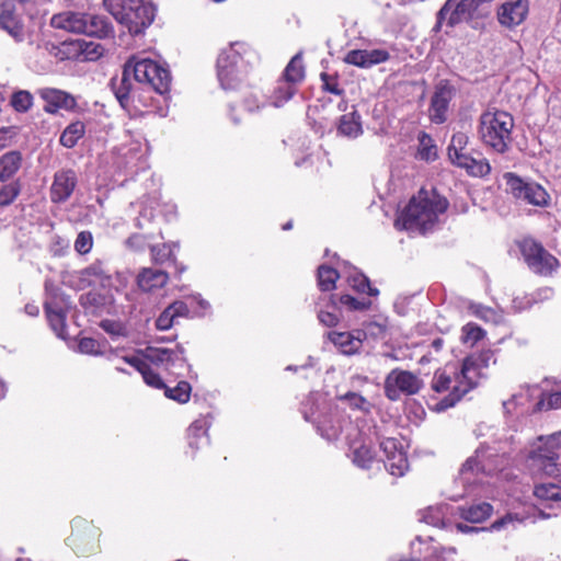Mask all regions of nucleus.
I'll return each instance as SVG.
<instances>
[{
  "label": "nucleus",
  "instance_id": "obj_19",
  "mask_svg": "<svg viewBox=\"0 0 561 561\" xmlns=\"http://www.w3.org/2000/svg\"><path fill=\"white\" fill-rule=\"evenodd\" d=\"M412 550L419 557L426 561H456L455 548H444L434 543L432 538L423 540L416 537L415 541L411 543Z\"/></svg>",
  "mask_w": 561,
  "mask_h": 561
},
{
  "label": "nucleus",
  "instance_id": "obj_57",
  "mask_svg": "<svg viewBox=\"0 0 561 561\" xmlns=\"http://www.w3.org/2000/svg\"><path fill=\"white\" fill-rule=\"evenodd\" d=\"M171 310L172 309L170 308V306H168L160 313V316L156 320V327H157L158 330L165 331V330H169L173 325L174 320L176 318L174 317V314H173V312Z\"/></svg>",
  "mask_w": 561,
  "mask_h": 561
},
{
  "label": "nucleus",
  "instance_id": "obj_43",
  "mask_svg": "<svg viewBox=\"0 0 561 561\" xmlns=\"http://www.w3.org/2000/svg\"><path fill=\"white\" fill-rule=\"evenodd\" d=\"M297 92V88L285 80H279L272 96V104L275 107L283 106Z\"/></svg>",
  "mask_w": 561,
  "mask_h": 561
},
{
  "label": "nucleus",
  "instance_id": "obj_1",
  "mask_svg": "<svg viewBox=\"0 0 561 561\" xmlns=\"http://www.w3.org/2000/svg\"><path fill=\"white\" fill-rule=\"evenodd\" d=\"M492 359L490 351L466 357L460 367L446 365L435 371L431 388L438 394L446 396L436 403V411H445L454 407L466 393L472 390L481 378Z\"/></svg>",
  "mask_w": 561,
  "mask_h": 561
},
{
  "label": "nucleus",
  "instance_id": "obj_34",
  "mask_svg": "<svg viewBox=\"0 0 561 561\" xmlns=\"http://www.w3.org/2000/svg\"><path fill=\"white\" fill-rule=\"evenodd\" d=\"M389 329V320L383 314L374 316L369 321L363 323L364 340L366 337L385 339Z\"/></svg>",
  "mask_w": 561,
  "mask_h": 561
},
{
  "label": "nucleus",
  "instance_id": "obj_37",
  "mask_svg": "<svg viewBox=\"0 0 561 561\" xmlns=\"http://www.w3.org/2000/svg\"><path fill=\"white\" fill-rule=\"evenodd\" d=\"M78 350L80 353L87 355H106L107 359L111 362H114L117 358H122V356H119L118 350L111 348L107 353H105L102 351L101 344L92 337H82L78 343Z\"/></svg>",
  "mask_w": 561,
  "mask_h": 561
},
{
  "label": "nucleus",
  "instance_id": "obj_6",
  "mask_svg": "<svg viewBox=\"0 0 561 561\" xmlns=\"http://www.w3.org/2000/svg\"><path fill=\"white\" fill-rule=\"evenodd\" d=\"M257 60V51L247 42L237 41L224 48L217 59V77L221 88H237L245 67Z\"/></svg>",
  "mask_w": 561,
  "mask_h": 561
},
{
  "label": "nucleus",
  "instance_id": "obj_26",
  "mask_svg": "<svg viewBox=\"0 0 561 561\" xmlns=\"http://www.w3.org/2000/svg\"><path fill=\"white\" fill-rule=\"evenodd\" d=\"M79 280L81 287H101L110 288L112 286V275L103 267L101 263H93L80 272Z\"/></svg>",
  "mask_w": 561,
  "mask_h": 561
},
{
  "label": "nucleus",
  "instance_id": "obj_52",
  "mask_svg": "<svg viewBox=\"0 0 561 561\" xmlns=\"http://www.w3.org/2000/svg\"><path fill=\"white\" fill-rule=\"evenodd\" d=\"M150 252L156 263H164L174 259L172 245L168 243L151 245Z\"/></svg>",
  "mask_w": 561,
  "mask_h": 561
},
{
  "label": "nucleus",
  "instance_id": "obj_39",
  "mask_svg": "<svg viewBox=\"0 0 561 561\" xmlns=\"http://www.w3.org/2000/svg\"><path fill=\"white\" fill-rule=\"evenodd\" d=\"M492 511L493 508L489 503H479L460 508V516L470 523H482L491 515Z\"/></svg>",
  "mask_w": 561,
  "mask_h": 561
},
{
  "label": "nucleus",
  "instance_id": "obj_36",
  "mask_svg": "<svg viewBox=\"0 0 561 561\" xmlns=\"http://www.w3.org/2000/svg\"><path fill=\"white\" fill-rule=\"evenodd\" d=\"M337 131L348 138H357L363 134V128L359 114L357 112H352L341 116Z\"/></svg>",
  "mask_w": 561,
  "mask_h": 561
},
{
  "label": "nucleus",
  "instance_id": "obj_10",
  "mask_svg": "<svg viewBox=\"0 0 561 561\" xmlns=\"http://www.w3.org/2000/svg\"><path fill=\"white\" fill-rule=\"evenodd\" d=\"M469 137L458 131L451 137L448 146V158L453 164L466 169L473 176H485L491 172V165L486 159H474L466 152Z\"/></svg>",
  "mask_w": 561,
  "mask_h": 561
},
{
  "label": "nucleus",
  "instance_id": "obj_18",
  "mask_svg": "<svg viewBox=\"0 0 561 561\" xmlns=\"http://www.w3.org/2000/svg\"><path fill=\"white\" fill-rule=\"evenodd\" d=\"M455 95V88L446 81L436 84L428 115L433 123L443 124L447 119L449 103Z\"/></svg>",
  "mask_w": 561,
  "mask_h": 561
},
{
  "label": "nucleus",
  "instance_id": "obj_2",
  "mask_svg": "<svg viewBox=\"0 0 561 561\" xmlns=\"http://www.w3.org/2000/svg\"><path fill=\"white\" fill-rule=\"evenodd\" d=\"M324 403L325 398L322 394H313L304 408V417L306 421L316 425L319 434L328 440H336L342 434H345V442L351 451V458L354 465L362 469H369L375 461V453L365 444L360 438L359 430L345 419H340L337 415L339 409L335 412L330 411L329 415L323 419L316 420V412L308 409V404Z\"/></svg>",
  "mask_w": 561,
  "mask_h": 561
},
{
  "label": "nucleus",
  "instance_id": "obj_4",
  "mask_svg": "<svg viewBox=\"0 0 561 561\" xmlns=\"http://www.w3.org/2000/svg\"><path fill=\"white\" fill-rule=\"evenodd\" d=\"M448 207L446 198L421 190L401 211L394 225L400 230L426 233L435 228Z\"/></svg>",
  "mask_w": 561,
  "mask_h": 561
},
{
  "label": "nucleus",
  "instance_id": "obj_20",
  "mask_svg": "<svg viewBox=\"0 0 561 561\" xmlns=\"http://www.w3.org/2000/svg\"><path fill=\"white\" fill-rule=\"evenodd\" d=\"M528 14L527 0H510L497 10V20L505 27L519 25Z\"/></svg>",
  "mask_w": 561,
  "mask_h": 561
},
{
  "label": "nucleus",
  "instance_id": "obj_17",
  "mask_svg": "<svg viewBox=\"0 0 561 561\" xmlns=\"http://www.w3.org/2000/svg\"><path fill=\"white\" fill-rule=\"evenodd\" d=\"M380 448L386 456L385 467L389 473L394 477L404 476L409 468V462L400 442L388 437L380 442Z\"/></svg>",
  "mask_w": 561,
  "mask_h": 561
},
{
  "label": "nucleus",
  "instance_id": "obj_32",
  "mask_svg": "<svg viewBox=\"0 0 561 561\" xmlns=\"http://www.w3.org/2000/svg\"><path fill=\"white\" fill-rule=\"evenodd\" d=\"M84 13L67 11L53 15L50 25L55 28L81 34Z\"/></svg>",
  "mask_w": 561,
  "mask_h": 561
},
{
  "label": "nucleus",
  "instance_id": "obj_7",
  "mask_svg": "<svg viewBox=\"0 0 561 561\" xmlns=\"http://www.w3.org/2000/svg\"><path fill=\"white\" fill-rule=\"evenodd\" d=\"M513 128L514 118L508 112L489 107L479 117L478 136L483 145L504 153L512 141Z\"/></svg>",
  "mask_w": 561,
  "mask_h": 561
},
{
  "label": "nucleus",
  "instance_id": "obj_12",
  "mask_svg": "<svg viewBox=\"0 0 561 561\" xmlns=\"http://www.w3.org/2000/svg\"><path fill=\"white\" fill-rule=\"evenodd\" d=\"M126 12L119 16L121 23L130 34L138 35L153 22L156 8L150 0H126Z\"/></svg>",
  "mask_w": 561,
  "mask_h": 561
},
{
  "label": "nucleus",
  "instance_id": "obj_35",
  "mask_svg": "<svg viewBox=\"0 0 561 561\" xmlns=\"http://www.w3.org/2000/svg\"><path fill=\"white\" fill-rule=\"evenodd\" d=\"M22 163L19 151H9L0 157V181L5 182L14 176Z\"/></svg>",
  "mask_w": 561,
  "mask_h": 561
},
{
  "label": "nucleus",
  "instance_id": "obj_59",
  "mask_svg": "<svg viewBox=\"0 0 561 561\" xmlns=\"http://www.w3.org/2000/svg\"><path fill=\"white\" fill-rule=\"evenodd\" d=\"M191 308H193L194 316L203 317L209 310L210 305L201 295L190 297Z\"/></svg>",
  "mask_w": 561,
  "mask_h": 561
},
{
  "label": "nucleus",
  "instance_id": "obj_38",
  "mask_svg": "<svg viewBox=\"0 0 561 561\" xmlns=\"http://www.w3.org/2000/svg\"><path fill=\"white\" fill-rule=\"evenodd\" d=\"M305 78L301 54L295 55L284 70L283 80L297 88Z\"/></svg>",
  "mask_w": 561,
  "mask_h": 561
},
{
  "label": "nucleus",
  "instance_id": "obj_21",
  "mask_svg": "<svg viewBox=\"0 0 561 561\" xmlns=\"http://www.w3.org/2000/svg\"><path fill=\"white\" fill-rule=\"evenodd\" d=\"M389 58L390 55L386 49H353L345 55L344 61L359 68H370L387 61Z\"/></svg>",
  "mask_w": 561,
  "mask_h": 561
},
{
  "label": "nucleus",
  "instance_id": "obj_45",
  "mask_svg": "<svg viewBox=\"0 0 561 561\" xmlns=\"http://www.w3.org/2000/svg\"><path fill=\"white\" fill-rule=\"evenodd\" d=\"M417 157L424 161H433L437 157V148L431 136L425 133L419 137Z\"/></svg>",
  "mask_w": 561,
  "mask_h": 561
},
{
  "label": "nucleus",
  "instance_id": "obj_16",
  "mask_svg": "<svg viewBox=\"0 0 561 561\" xmlns=\"http://www.w3.org/2000/svg\"><path fill=\"white\" fill-rule=\"evenodd\" d=\"M477 11L474 0H447L437 13L436 28L443 24L453 27L469 21Z\"/></svg>",
  "mask_w": 561,
  "mask_h": 561
},
{
  "label": "nucleus",
  "instance_id": "obj_23",
  "mask_svg": "<svg viewBox=\"0 0 561 561\" xmlns=\"http://www.w3.org/2000/svg\"><path fill=\"white\" fill-rule=\"evenodd\" d=\"M68 301L62 299H51L45 302V311L47 320L53 331L59 337L65 336L66 316L68 311Z\"/></svg>",
  "mask_w": 561,
  "mask_h": 561
},
{
  "label": "nucleus",
  "instance_id": "obj_11",
  "mask_svg": "<svg viewBox=\"0 0 561 561\" xmlns=\"http://www.w3.org/2000/svg\"><path fill=\"white\" fill-rule=\"evenodd\" d=\"M313 394H321V392H311L308 398L302 402V407H301V412L304 413V408L306 405V403L309 401L310 397H312ZM322 396L325 398V402L324 403H319V404H312V403H309L308 404V409H312L316 414H314V417L316 420H320V419H323L325 415H329L330 414V411L332 410L333 413L335 412V409L337 407L339 409V412H337V415L340 419H345L347 420L348 422L350 419L348 417H345V416H342L341 415V410H342V405H347L350 409L354 410V411H360L363 413H369L370 410H371V403L366 399L364 398L363 396H360L359 393L357 392H353V391H348L344 394H340L336 397V401L339 403L336 404H331L328 402V398H327V394L322 393Z\"/></svg>",
  "mask_w": 561,
  "mask_h": 561
},
{
  "label": "nucleus",
  "instance_id": "obj_49",
  "mask_svg": "<svg viewBox=\"0 0 561 561\" xmlns=\"http://www.w3.org/2000/svg\"><path fill=\"white\" fill-rule=\"evenodd\" d=\"M159 206L157 199H148L144 202V206L139 213V217L136 219L137 227L142 229L147 224L151 222L154 217V209Z\"/></svg>",
  "mask_w": 561,
  "mask_h": 561
},
{
  "label": "nucleus",
  "instance_id": "obj_8",
  "mask_svg": "<svg viewBox=\"0 0 561 561\" xmlns=\"http://www.w3.org/2000/svg\"><path fill=\"white\" fill-rule=\"evenodd\" d=\"M561 448V432L549 436H539L530 446L526 456V467L530 474L558 477L561 479V467L558 463Z\"/></svg>",
  "mask_w": 561,
  "mask_h": 561
},
{
  "label": "nucleus",
  "instance_id": "obj_62",
  "mask_svg": "<svg viewBox=\"0 0 561 561\" xmlns=\"http://www.w3.org/2000/svg\"><path fill=\"white\" fill-rule=\"evenodd\" d=\"M318 319L320 323L325 327H334L339 323V316L331 311L320 310L318 313Z\"/></svg>",
  "mask_w": 561,
  "mask_h": 561
},
{
  "label": "nucleus",
  "instance_id": "obj_24",
  "mask_svg": "<svg viewBox=\"0 0 561 561\" xmlns=\"http://www.w3.org/2000/svg\"><path fill=\"white\" fill-rule=\"evenodd\" d=\"M329 340L345 355H353L359 352L364 341V333L359 330L351 332H329Z\"/></svg>",
  "mask_w": 561,
  "mask_h": 561
},
{
  "label": "nucleus",
  "instance_id": "obj_3",
  "mask_svg": "<svg viewBox=\"0 0 561 561\" xmlns=\"http://www.w3.org/2000/svg\"><path fill=\"white\" fill-rule=\"evenodd\" d=\"M140 356L122 355V360L134 367L142 376L145 383L154 389L165 388V383L161 376L156 373L148 363L163 368L168 373L180 376L182 369L187 365L185 350L181 345L174 348L147 346L140 352Z\"/></svg>",
  "mask_w": 561,
  "mask_h": 561
},
{
  "label": "nucleus",
  "instance_id": "obj_56",
  "mask_svg": "<svg viewBox=\"0 0 561 561\" xmlns=\"http://www.w3.org/2000/svg\"><path fill=\"white\" fill-rule=\"evenodd\" d=\"M538 408L540 410H553L561 408V389L545 394V397L538 402Z\"/></svg>",
  "mask_w": 561,
  "mask_h": 561
},
{
  "label": "nucleus",
  "instance_id": "obj_25",
  "mask_svg": "<svg viewBox=\"0 0 561 561\" xmlns=\"http://www.w3.org/2000/svg\"><path fill=\"white\" fill-rule=\"evenodd\" d=\"M41 96L46 102L44 107L45 112L50 114L57 113L60 108L73 111L77 106L76 99L71 94L61 90L44 89L41 92Z\"/></svg>",
  "mask_w": 561,
  "mask_h": 561
},
{
  "label": "nucleus",
  "instance_id": "obj_22",
  "mask_svg": "<svg viewBox=\"0 0 561 561\" xmlns=\"http://www.w3.org/2000/svg\"><path fill=\"white\" fill-rule=\"evenodd\" d=\"M77 185V176L72 170L58 171L54 176L50 187V199L53 203H64L72 194Z\"/></svg>",
  "mask_w": 561,
  "mask_h": 561
},
{
  "label": "nucleus",
  "instance_id": "obj_5",
  "mask_svg": "<svg viewBox=\"0 0 561 561\" xmlns=\"http://www.w3.org/2000/svg\"><path fill=\"white\" fill-rule=\"evenodd\" d=\"M496 443L499 446H491L489 442H482L474 455L463 462L456 482L465 488V492L455 495V500L469 495L471 488L481 482L483 476L492 474L504 467L506 449L501 442L496 440Z\"/></svg>",
  "mask_w": 561,
  "mask_h": 561
},
{
  "label": "nucleus",
  "instance_id": "obj_58",
  "mask_svg": "<svg viewBox=\"0 0 561 561\" xmlns=\"http://www.w3.org/2000/svg\"><path fill=\"white\" fill-rule=\"evenodd\" d=\"M101 328L113 337L126 335V328L117 321L103 320Z\"/></svg>",
  "mask_w": 561,
  "mask_h": 561
},
{
  "label": "nucleus",
  "instance_id": "obj_41",
  "mask_svg": "<svg viewBox=\"0 0 561 561\" xmlns=\"http://www.w3.org/2000/svg\"><path fill=\"white\" fill-rule=\"evenodd\" d=\"M534 495L541 502H561V485L557 483L536 484Z\"/></svg>",
  "mask_w": 561,
  "mask_h": 561
},
{
  "label": "nucleus",
  "instance_id": "obj_40",
  "mask_svg": "<svg viewBox=\"0 0 561 561\" xmlns=\"http://www.w3.org/2000/svg\"><path fill=\"white\" fill-rule=\"evenodd\" d=\"M85 126L82 122L77 121L69 124L60 136V144L66 148L75 147L84 136Z\"/></svg>",
  "mask_w": 561,
  "mask_h": 561
},
{
  "label": "nucleus",
  "instance_id": "obj_60",
  "mask_svg": "<svg viewBox=\"0 0 561 561\" xmlns=\"http://www.w3.org/2000/svg\"><path fill=\"white\" fill-rule=\"evenodd\" d=\"M322 87L325 91L335 94L341 95L343 93V90L340 89L337 79L328 75L327 72H322L320 75Z\"/></svg>",
  "mask_w": 561,
  "mask_h": 561
},
{
  "label": "nucleus",
  "instance_id": "obj_64",
  "mask_svg": "<svg viewBox=\"0 0 561 561\" xmlns=\"http://www.w3.org/2000/svg\"><path fill=\"white\" fill-rule=\"evenodd\" d=\"M474 314L485 321L494 320L495 312L491 308L483 307V306H477L474 308Z\"/></svg>",
  "mask_w": 561,
  "mask_h": 561
},
{
  "label": "nucleus",
  "instance_id": "obj_14",
  "mask_svg": "<svg viewBox=\"0 0 561 561\" xmlns=\"http://www.w3.org/2000/svg\"><path fill=\"white\" fill-rule=\"evenodd\" d=\"M520 251L528 267L536 274L548 276L559 266V261L531 239L520 243Z\"/></svg>",
  "mask_w": 561,
  "mask_h": 561
},
{
  "label": "nucleus",
  "instance_id": "obj_63",
  "mask_svg": "<svg viewBox=\"0 0 561 561\" xmlns=\"http://www.w3.org/2000/svg\"><path fill=\"white\" fill-rule=\"evenodd\" d=\"M244 107L249 112H255L264 106V102H261L256 95L248 96L243 102Z\"/></svg>",
  "mask_w": 561,
  "mask_h": 561
},
{
  "label": "nucleus",
  "instance_id": "obj_13",
  "mask_svg": "<svg viewBox=\"0 0 561 561\" xmlns=\"http://www.w3.org/2000/svg\"><path fill=\"white\" fill-rule=\"evenodd\" d=\"M507 191L517 199L527 204L546 207L549 205L550 196L538 183L525 182L513 173L504 175Z\"/></svg>",
  "mask_w": 561,
  "mask_h": 561
},
{
  "label": "nucleus",
  "instance_id": "obj_51",
  "mask_svg": "<svg viewBox=\"0 0 561 561\" xmlns=\"http://www.w3.org/2000/svg\"><path fill=\"white\" fill-rule=\"evenodd\" d=\"M11 105L16 112H27L33 105V95L25 90L18 91L11 98Z\"/></svg>",
  "mask_w": 561,
  "mask_h": 561
},
{
  "label": "nucleus",
  "instance_id": "obj_29",
  "mask_svg": "<svg viewBox=\"0 0 561 561\" xmlns=\"http://www.w3.org/2000/svg\"><path fill=\"white\" fill-rule=\"evenodd\" d=\"M169 279V275L158 268L144 267L137 276V285L142 291H153L163 287Z\"/></svg>",
  "mask_w": 561,
  "mask_h": 561
},
{
  "label": "nucleus",
  "instance_id": "obj_33",
  "mask_svg": "<svg viewBox=\"0 0 561 561\" xmlns=\"http://www.w3.org/2000/svg\"><path fill=\"white\" fill-rule=\"evenodd\" d=\"M449 513V506L446 504H436L431 505L424 510H420L417 513L419 520L434 526V527H445L446 517Z\"/></svg>",
  "mask_w": 561,
  "mask_h": 561
},
{
  "label": "nucleus",
  "instance_id": "obj_28",
  "mask_svg": "<svg viewBox=\"0 0 561 561\" xmlns=\"http://www.w3.org/2000/svg\"><path fill=\"white\" fill-rule=\"evenodd\" d=\"M0 26L7 31L15 41L20 42L23 39V25L15 14L14 5L7 1L2 3L0 12Z\"/></svg>",
  "mask_w": 561,
  "mask_h": 561
},
{
  "label": "nucleus",
  "instance_id": "obj_61",
  "mask_svg": "<svg viewBox=\"0 0 561 561\" xmlns=\"http://www.w3.org/2000/svg\"><path fill=\"white\" fill-rule=\"evenodd\" d=\"M190 307H191L190 301L185 302L182 300H176L170 305V308L172 309L171 311L173 312L175 318L190 317Z\"/></svg>",
  "mask_w": 561,
  "mask_h": 561
},
{
  "label": "nucleus",
  "instance_id": "obj_15",
  "mask_svg": "<svg viewBox=\"0 0 561 561\" xmlns=\"http://www.w3.org/2000/svg\"><path fill=\"white\" fill-rule=\"evenodd\" d=\"M422 380L411 371L393 369L385 380V392L388 399L396 401L402 394L411 396L419 392Z\"/></svg>",
  "mask_w": 561,
  "mask_h": 561
},
{
  "label": "nucleus",
  "instance_id": "obj_27",
  "mask_svg": "<svg viewBox=\"0 0 561 561\" xmlns=\"http://www.w3.org/2000/svg\"><path fill=\"white\" fill-rule=\"evenodd\" d=\"M342 278H345L350 287L359 294L377 297L379 290L370 285L369 279L360 273L356 267L344 264L342 270Z\"/></svg>",
  "mask_w": 561,
  "mask_h": 561
},
{
  "label": "nucleus",
  "instance_id": "obj_42",
  "mask_svg": "<svg viewBox=\"0 0 561 561\" xmlns=\"http://www.w3.org/2000/svg\"><path fill=\"white\" fill-rule=\"evenodd\" d=\"M340 277L342 278V271L337 272L327 265H321L318 268V285L322 291L333 290L335 288V283Z\"/></svg>",
  "mask_w": 561,
  "mask_h": 561
},
{
  "label": "nucleus",
  "instance_id": "obj_54",
  "mask_svg": "<svg viewBox=\"0 0 561 561\" xmlns=\"http://www.w3.org/2000/svg\"><path fill=\"white\" fill-rule=\"evenodd\" d=\"M93 245V238L91 232L81 231L75 241V250L80 254H87L91 251Z\"/></svg>",
  "mask_w": 561,
  "mask_h": 561
},
{
  "label": "nucleus",
  "instance_id": "obj_44",
  "mask_svg": "<svg viewBox=\"0 0 561 561\" xmlns=\"http://www.w3.org/2000/svg\"><path fill=\"white\" fill-rule=\"evenodd\" d=\"M192 387L187 381H180L175 387L165 385L164 396L178 403H186L191 398Z\"/></svg>",
  "mask_w": 561,
  "mask_h": 561
},
{
  "label": "nucleus",
  "instance_id": "obj_30",
  "mask_svg": "<svg viewBox=\"0 0 561 561\" xmlns=\"http://www.w3.org/2000/svg\"><path fill=\"white\" fill-rule=\"evenodd\" d=\"M81 34L105 38L113 35V27L105 16L85 14Z\"/></svg>",
  "mask_w": 561,
  "mask_h": 561
},
{
  "label": "nucleus",
  "instance_id": "obj_53",
  "mask_svg": "<svg viewBox=\"0 0 561 561\" xmlns=\"http://www.w3.org/2000/svg\"><path fill=\"white\" fill-rule=\"evenodd\" d=\"M20 194V184L18 182L9 183L0 190V206H8L14 202Z\"/></svg>",
  "mask_w": 561,
  "mask_h": 561
},
{
  "label": "nucleus",
  "instance_id": "obj_31",
  "mask_svg": "<svg viewBox=\"0 0 561 561\" xmlns=\"http://www.w3.org/2000/svg\"><path fill=\"white\" fill-rule=\"evenodd\" d=\"M210 420L207 415H202L196 419L187 430L188 446L197 450L208 444V430L210 427Z\"/></svg>",
  "mask_w": 561,
  "mask_h": 561
},
{
  "label": "nucleus",
  "instance_id": "obj_55",
  "mask_svg": "<svg viewBox=\"0 0 561 561\" xmlns=\"http://www.w3.org/2000/svg\"><path fill=\"white\" fill-rule=\"evenodd\" d=\"M103 5L105 10L110 12L117 22L121 23L119 16H124V13L126 12V0H103Z\"/></svg>",
  "mask_w": 561,
  "mask_h": 561
},
{
  "label": "nucleus",
  "instance_id": "obj_47",
  "mask_svg": "<svg viewBox=\"0 0 561 561\" xmlns=\"http://www.w3.org/2000/svg\"><path fill=\"white\" fill-rule=\"evenodd\" d=\"M524 522V517L519 516L517 513H507L502 518L496 519L492 523L490 529L494 531L503 530V529H514L517 525Z\"/></svg>",
  "mask_w": 561,
  "mask_h": 561
},
{
  "label": "nucleus",
  "instance_id": "obj_9",
  "mask_svg": "<svg viewBox=\"0 0 561 561\" xmlns=\"http://www.w3.org/2000/svg\"><path fill=\"white\" fill-rule=\"evenodd\" d=\"M123 75V82L133 75L137 82L149 85L161 95L170 91L171 73L169 69L153 59L133 56L125 64Z\"/></svg>",
  "mask_w": 561,
  "mask_h": 561
},
{
  "label": "nucleus",
  "instance_id": "obj_46",
  "mask_svg": "<svg viewBox=\"0 0 561 561\" xmlns=\"http://www.w3.org/2000/svg\"><path fill=\"white\" fill-rule=\"evenodd\" d=\"M484 336V331L474 323H467L461 329L460 340L463 344L472 347Z\"/></svg>",
  "mask_w": 561,
  "mask_h": 561
},
{
  "label": "nucleus",
  "instance_id": "obj_50",
  "mask_svg": "<svg viewBox=\"0 0 561 561\" xmlns=\"http://www.w3.org/2000/svg\"><path fill=\"white\" fill-rule=\"evenodd\" d=\"M73 527L75 528L83 527L87 533V536L89 537V542H88L89 547L82 548L81 552L84 553V552L94 551L96 549V539L99 537V530L94 526L90 525L88 522H85L83 519H75Z\"/></svg>",
  "mask_w": 561,
  "mask_h": 561
},
{
  "label": "nucleus",
  "instance_id": "obj_48",
  "mask_svg": "<svg viewBox=\"0 0 561 561\" xmlns=\"http://www.w3.org/2000/svg\"><path fill=\"white\" fill-rule=\"evenodd\" d=\"M340 304L350 311H364L371 307V301L367 298H355L351 295H341Z\"/></svg>",
  "mask_w": 561,
  "mask_h": 561
}]
</instances>
